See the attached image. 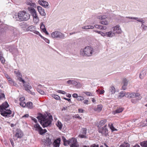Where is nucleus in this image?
<instances>
[{
	"instance_id": "nucleus-60",
	"label": "nucleus",
	"mask_w": 147,
	"mask_h": 147,
	"mask_svg": "<svg viewBox=\"0 0 147 147\" xmlns=\"http://www.w3.org/2000/svg\"><path fill=\"white\" fill-rule=\"evenodd\" d=\"M138 100H137L136 99H132L131 100V101L133 103H135Z\"/></svg>"
},
{
	"instance_id": "nucleus-63",
	"label": "nucleus",
	"mask_w": 147,
	"mask_h": 147,
	"mask_svg": "<svg viewBox=\"0 0 147 147\" xmlns=\"http://www.w3.org/2000/svg\"><path fill=\"white\" fill-rule=\"evenodd\" d=\"M16 74L17 75V77L18 78L21 77L22 76V75L19 72L17 73Z\"/></svg>"
},
{
	"instance_id": "nucleus-52",
	"label": "nucleus",
	"mask_w": 147,
	"mask_h": 147,
	"mask_svg": "<svg viewBox=\"0 0 147 147\" xmlns=\"http://www.w3.org/2000/svg\"><path fill=\"white\" fill-rule=\"evenodd\" d=\"M84 93L87 96H92V93L89 92H84Z\"/></svg>"
},
{
	"instance_id": "nucleus-12",
	"label": "nucleus",
	"mask_w": 147,
	"mask_h": 147,
	"mask_svg": "<svg viewBox=\"0 0 147 147\" xmlns=\"http://www.w3.org/2000/svg\"><path fill=\"white\" fill-rule=\"evenodd\" d=\"M23 136V133L21 130L19 129H17L15 135V136L18 138H21Z\"/></svg>"
},
{
	"instance_id": "nucleus-62",
	"label": "nucleus",
	"mask_w": 147,
	"mask_h": 147,
	"mask_svg": "<svg viewBox=\"0 0 147 147\" xmlns=\"http://www.w3.org/2000/svg\"><path fill=\"white\" fill-rule=\"evenodd\" d=\"M78 96L77 94L76 93H74L72 95V96L74 98H77Z\"/></svg>"
},
{
	"instance_id": "nucleus-56",
	"label": "nucleus",
	"mask_w": 147,
	"mask_h": 147,
	"mask_svg": "<svg viewBox=\"0 0 147 147\" xmlns=\"http://www.w3.org/2000/svg\"><path fill=\"white\" fill-rule=\"evenodd\" d=\"M63 144L65 146H67V145H69V142L68 140H67L66 142H64Z\"/></svg>"
},
{
	"instance_id": "nucleus-18",
	"label": "nucleus",
	"mask_w": 147,
	"mask_h": 147,
	"mask_svg": "<svg viewBox=\"0 0 147 147\" xmlns=\"http://www.w3.org/2000/svg\"><path fill=\"white\" fill-rule=\"evenodd\" d=\"M9 106L8 103L7 102H5L3 103L1 105H0V110L6 109Z\"/></svg>"
},
{
	"instance_id": "nucleus-29",
	"label": "nucleus",
	"mask_w": 147,
	"mask_h": 147,
	"mask_svg": "<svg viewBox=\"0 0 147 147\" xmlns=\"http://www.w3.org/2000/svg\"><path fill=\"white\" fill-rule=\"evenodd\" d=\"M140 145L142 147H147V140L141 142Z\"/></svg>"
},
{
	"instance_id": "nucleus-35",
	"label": "nucleus",
	"mask_w": 147,
	"mask_h": 147,
	"mask_svg": "<svg viewBox=\"0 0 147 147\" xmlns=\"http://www.w3.org/2000/svg\"><path fill=\"white\" fill-rule=\"evenodd\" d=\"M107 18V17L105 15L98 16H97V18L101 20H104Z\"/></svg>"
},
{
	"instance_id": "nucleus-57",
	"label": "nucleus",
	"mask_w": 147,
	"mask_h": 147,
	"mask_svg": "<svg viewBox=\"0 0 147 147\" xmlns=\"http://www.w3.org/2000/svg\"><path fill=\"white\" fill-rule=\"evenodd\" d=\"M94 27L96 28L101 29V25L96 24L94 25Z\"/></svg>"
},
{
	"instance_id": "nucleus-32",
	"label": "nucleus",
	"mask_w": 147,
	"mask_h": 147,
	"mask_svg": "<svg viewBox=\"0 0 147 147\" xmlns=\"http://www.w3.org/2000/svg\"><path fill=\"white\" fill-rule=\"evenodd\" d=\"M33 21L34 23H37L39 21V18L37 15L33 17Z\"/></svg>"
},
{
	"instance_id": "nucleus-19",
	"label": "nucleus",
	"mask_w": 147,
	"mask_h": 147,
	"mask_svg": "<svg viewBox=\"0 0 147 147\" xmlns=\"http://www.w3.org/2000/svg\"><path fill=\"white\" fill-rule=\"evenodd\" d=\"M23 86L25 88V90L27 91H30V90L32 88L31 86L29 83H25Z\"/></svg>"
},
{
	"instance_id": "nucleus-51",
	"label": "nucleus",
	"mask_w": 147,
	"mask_h": 147,
	"mask_svg": "<svg viewBox=\"0 0 147 147\" xmlns=\"http://www.w3.org/2000/svg\"><path fill=\"white\" fill-rule=\"evenodd\" d=\"M125 92H121L120 93V97L121 98L123 97L125 95Z\"/></svg>"
},
{
	"instance_id": "nucleus-47",
	"label": "nucleus",
	"mask_w": 147,
	"mask_h": 147,
	"mask_svg": "<svg viewBox=\"0 0 147 147\" xmlns=\"http://www.w3.org/2000/svg\"><path fill=\"white\" fill-rule=\"evenodd\" d=\"M77 99L78 100L82 101L84 100V98L83 97L79 96H78Z\"/></svg>"
},
{
	"instance_id": "nucleus-25",
	"label": "nucleus",
	"mask_w": 147,
	"mask_h": 147,
	"mask_svg": "<svg viewBox=\"0 0 147 147\" xmlns=\"http://www.w3.org/2000/svg\"><path fill=\"white\" fill-rule=\"evenodd\" d=\"M106 36L108 37H112L114 35V33L111 31L106 32Z\"/></svg>"
},
{
	"instance_id": "nucleus-1",
	"label": "nucleus",
	"mask_w": 147,
	"mask_h": 147,
	"mask_svg": "<svg viewBox=\"0 0 147 147\" xmlns=\"http://www.w3.org/2000/svg\"><path fill=\"white\" fill-rule=\"evenodd\" d=\"M40 124L43 128L49 126L53 120L52 116L51 115L47 116L46 115H43L40 113L36 117Z\"/></svg>"
},
{
	"instance_id": "nucleus-54",
	"label": "nucleus",
	"mask_w": 147,
	"mask_h": 147,
	"mask_svg": "<svg viewBox=\"0 0 147 147\" xmlns=\"http://www.w3.org/2000/svg\"><path fill=\"white\" fill-rule=\"evenodd\" d=\"M73 117L75 118H78L79 119H81L82 118L80 117L78 114L75 115L73 116Z\"/></svg>"
},
{
	"instance_id": "nucleus-15",
	"label": "nucleus",
	"mask_w": 147,
	"mask_h": 147,
	"mask_svg": "<svg viewBox=\"0 0 147 147\" xmlns=\"http://www.w3.org/2000/svg\"><path fill=\"white\" fill-rule=\"evenodd\" d=\"M28 10L31 13V14L32 15L33 17L34 16H35L36 15H37L35 9L32 7H28Z\"/></svg>"
},
{
	"instance_id": "nucleus-55",
	"label": "nucleus",
	"mask_w": 147,
	"mask_h": 147,
	"mask_svg": "<svg viewBox=\"0 0 147 147\" xmlns=\"http://www.w3.org/2000/svg\"><path fill=\"white\" fill-rule=\"evenodd\" d=\"M18 80H19V81L20 82H22L23 83V84H24L25 83V82L23 79H22V77H20L19 78H18Z\"/></svg>"
},
{
	"instance_id": "nucleus-3",
	"label": "nucleus",
	"mask_w": 147,
	"mask_h": 147,
	"mask_svg": "<svg viewBox=\"0 0 147 147\" xmlns=\"http://www.w3.org/2000/svg\"><path fill=\"white\" fill-rule=\"evenodd\" d=\"M93 49L89 46L86 47L83 49L80 50V54L83 56H90L92 55Z\"/></svg>"
},
{
	"instance_id": "nucleus-16",
	"label": "nucleus",
	"mask_w": 147,
	"mask_h": 147,
	"mask_svg": "<svg viewBox=\"0 0 147 147\" xmlns=\"http://www.w3.org/2000/svg\"><path fill=\"white\" fill-rule=\"evenodd\" d=\"M126 18H129V19L135 20H137L138 22H141L142 24H144L145 22L142 18L140 19L136 17H126Z\"/></svg>"
},
{
	"instance_id": "nucleus-50",
	"label": "nucleus",
	"mask_w": 147,
	"mask_h": 147,
	"mask_svg": "<svg viewBox=\"0 0 147 147\" xmlns=\"http://www.w3.org/2000/svg\"><path fill=\"white\" fill-rule=\"evenodd\" d=\"M8 81L11 85L14 84V81H13L11 78H9L8 79Z\"/></svg>"
},
{
	"instance_id": "nucleus-27",
	"label": "nucleus",
	"mask_w": 147,
	"mask_h": 147,
	"mask_svg": "<svg viewBox=\"0 0 147 147\" xmlns=\"http://www.w3.org/2000/svg\"><path fill=\"white\" fill-rule=\"evenodd\" d=\"M47 131V130L45 129H43L42 128L38 131L39 134L40 135H43Z\"/></svg>"
},
{
	"instance_id": "nucleus-39",
	"label": "nucleus",
	"mask_w": 147,
	"mask_h": 147,
	"mask_svg": "<svg viewBox=\"0 0 147 147\" xmlns=\"http://www.w3.org/2000/svg\"><path fill=\"white\" fill-rule=\"evenodd\" d=\"M141 28L142 29V31H145L147 30V26L144 24L141 25Z\"/></svg>"
},
{
	"instance_id": "nucleus-28",
	"label": "nucleus",
	"mask_w": 147,
	"mask_h": 147,
	"mask_svg": "<svg viewBox=\"0 0 147 147\" xmlns=\"http://www.w3.org/2000/svg\"><path fill=\"white\" fill-rule=\"evenodd\" d=\"M102 105H97V107L95 109V110L100 112L102 110Z\"/></svg>"
},
{
	"instance_id": "nucleus-17",
	"label": "nucleus",
	"mask_w": 147,
	"mask_h": 147,
	"mask_svg": "<svg viewBox=\"0 0 147 147\" xmlns=\"http://www.w3.org/2000/svg\"><path fill=\"white\" fill-rule=\"evenodd\" d=\"M61 139L60 138H58L57 139L55 140L53 143V146L55 147H59Z\"/></svg>"
},
{
	"instance_id": "nucleus-22",
	"label": "nucleus",
	"mask_w": 147,
	"mask_h": 147,
	"mask_svg": "<svg viewBox=\"0 0 147 147\" xmlns=\"http://www.w3.org/2000/svg\"><path fill=\"white\" fill-rule=\"evenodd\" d=\"M123 108L122 107H119L117 108L115 110L113 111V113L115 115L116 113H121L123 110Z\"/></svg>"
},
{
	"instance_id": "nucleus-36",
	"label": "nucleus",
	"mask_w": 147,
	"mask_h": 147,
	"mask_svg": "<svg viewBox=\"0 0 147 147\" xmlns=\"http://www.w3.org/2000/svg\"><path fill=\"white\" fill-rule=\"evenodd\" d=\"M39 36L42 39H44V40L47 43H49V40L47 38H45L43 36H42L40 34L39 35Z\"/></svg>"
},
{
	"instance_id": "nucleus-24",
	"label": "nucleus",
	"mask_w": 147,
	"mask_h": 147,
	"mask_svg": "<svg viewBox=\"0 0 147 147\" xmlns=\"http://www.w3.org/2000/svg\"><path fill=\"white\" fill-rule=\"evenodd\" d=\"M34 127L35 129V130L38 132L42 128L38 123L34 125Z\"/></svg>"
},
{
	"instance_id": "nucleus-34",
	"label": "nucleus",
	"mask_w": 147,
	"mask_h": 147,
	"mask_svg": "<svg viewBox=\"0 0 147 147\" xmlns=\"http://www.w3.org/2000/svg\"><path fill=\"white\" fill-rule=\"evenodd\" d=\"M94 28V26H83L82 28L85 29H92Z\"/></svg>"
},
{
	"instance_id": "nucleus-33",
	"label": "nucleus",
	"mask_w": 147,
	"mask_h": 147,
	"mask_svg": "<svg viewBox=\"0 0 147 147\" xmlns=\"http://www.w3.org/2000/svg\"><path fill=\"white\" fill-rule=\"evenodd\" d=\"M87 129L86 128H83L81 129L80 134L86 135L87 133Z\"/></svg>"
},
{
	"instance_id": "nucleus-5",
	"label": "nucleus",
	"mask_w": 147,
	"mask_h": 147,
	"mask_svg": "<svg viewBox=\"0 0 147 147\" xmlns=\"http://www.w3.org/2000/svg\"><path fill=\"white\" fill-rule=\"evenodd\" d=\"M46 139L45 140L44 145L47 146H50L52 144V139L51 135L50 134H46Z\"/></svg>"
},
{
	"instance_id": "nucleus-13",
	"label": "nucleus",
	"mask_w": 147,
	"mask_h": 147,
	"mask_svg": "<svg viewBox=\"0 0 147 147\" xmlns=\"http://www.w3.org/2000/svg\"><path fill=\"white\" fill-rule=\"evenodd\" d=\"M113 29L114 32L115 33L120 34L121 33V30L119 25H117L116 26L113 27Z\"/></svg>"
},
{
	"instance_id": "nucleus-8",
	"label": "nucleus",
	"mask_w": 147,
	"mask_h": 147,
	"mask_svg": "<svg viewBox=\"0 0 147 147\" xmlns=\"http://www.w3.org/2000/svg\"><path fill=\"white\" fill-rule=\"evenodd\" d=\"M1 115L5 117H10V115L11 114V111L10 109H4L0 110Z\"/></svg>"
},
{
	"instance_id": "nucleus-43",
	"label": "nucleus",
	"mask_w": 147,
	"mask_h": 147,
	"mask_svg": "<svg viewBox=\"0 0 147 147\" xmlns=\"http://www.w3.org/2000/svg\"><path fill=\"white\" fill-rule=\"evenodd\" d=\"M20 105L23 107H24L26 106V103L24 101H21L20 102Z\"/></svg>"
},
{
	"instance_id": "nucleus-23",
	"label": "nucleus",
	"mask_w": 147,
	"mask_h": 147,
	"mask_svg": "<svg viewBox=\"0 0 147 147\" xmlns=\"http://www.w3.org/2000/svg\"><path fill=\"white\" fill-rule=\"evenodd\" d=\"M26 4L28 5L36 7V5L35 3H33L32 1L30 0H28L26 2Z\"/></svg>"
},
{
	"instance_id": "nucleus-41",
	"label": "nucleus",
	"mask_w": 147,
	"mask_h": 147,
	"mask_svg": "<svg viewBox=\"0 0 147 147\" xmlns=\"http://www.w3.org/2000/svg\"><path fill=\"white\" fill-rule=\"evenodd\" d=\"M52 96L56 100H60V96L57 95L53 94L52 95Z\"/></svg>"
},
{
	"instance_id": "nucleus-48",
	"label": "nucleus",
	"mask_w": 147,
	"mask_h": 147,
	"mask_svg": "<svg viewBox=\"0 0 147 147\" xmlns=\"http://www.w3.org/2000/svg\"><path fill=\"white\" fill-rule=\"evenodd\" d=\"M5 97V95L2 92L1 90H0V99L2 98Z\"/></svg>"
},
{
	"instance_id": "nucleus-42",
	"label": "nucleus",
	"mask_w": 147,
	"mask_h": 147,
	"mask_svg": "<svg viewBox=\"0 0 147 147\" xmlns=\"http://www.w3.org/2000/svg\"><path fill=\"white\" fill-rule=\"evenodd\" d=\"M123 82L125 86H127L128 84V82L126 78H124L123 80Z\"/></svg>"
},
{
	"instance_id": "nucleus-49",
	"label": "nucleus",
	"mask_w": 147,
	"mask_h": 147,
	"mask_svg": "<svg viewBox=\"0 0 147 147\" xmlns=\"http://www.w3.org/2000/svg\"><path fill=\"white\" fill-rule=\"evenodd\" d=\"M0 60L2 64H4L5 62V60L3 57H0Z\"/></svg>"
},
{
	"instance_id": "nucleus-64",
	"label": "nucleus",
	"mask_w": 147,
	"mask_h": 147,
	"mask_svg": "<svg viewBox=\"0 0 147 147\" xmlns=\"http://www.w3.org/2000/svg\"><path fill=\"white\" fill-rule=\"evenodd\" d=\"M70 147H78L77 145V143L75 144H71V146Z\"/></svg>"
},
{
	"instance_id": "nucleus-26",
	"label": "nucleus",
	"mask_w": 147,
	"mask_h": 147,
	"mask_svg": "<svg viewBox=\"0 0 147 147\" xmlns=\"http://www.w3.org/2000/svg\"><path fill=\"white\" fill-rule=\"evenodd\" d=\"M146 71L145 70L142 71L140 74L139 77L140 78L142 79L144 78V76L146 75Z\"/></svg>"
},
{
	"instance_id": "nucleus-11",
	"label": "nucleus",
	"mask_w": 147,
	"mask_h": 147,
	"mask_svg": "<svg viewBox=\"0 0 147 147\" xmlns=\"http://www.w3.org/2000/svg\"><path fill=\"white\" fill-rule=\"evenodd\" d=\"M39 4L45 8H49V3L48 2L44 0H39L38 1Z\"/></svg>"
},
{
	"instance_id": "nucleus-59",
	"label": "nucleus",
	"mask_w": 147,
	"mask_h": 147,
	"mask_svg": "<svg viewBox=\"0 0 147 147\" xmlns=\"http://www.w3.org/2000/svg\"><path fill=\"white\" fill-rule=\"evenodd\" d=\"M71 84H73L75 86H76L78 84V83L77 82L75 81L74 80H73L72 83Z\"/></svg>"
},
{
	"instance_id": "nucleus-58",
	"label": "nucleus",
	"mask_w": 147,
	"mask_h": 147,
	"mask_svg": "<svg viewBox=\"0 0 147 147\" xmlns=\"http://www.w3.org/2000/svg\"><path fill=\"white\" fill-rule=\"evenodd\" d=\"M57 92L59 93L63 94H66V92L64 91H63L62 90H58Z\"/></svg>"
},
{
	"instance_id": "nucleus-21",
	"label": "nucleus",
	"mask_w": 147,
	"mask_h": 147,
	"mask_svg": "<svg viewBox=\"0 0 147 147\" xmlns=\"http://www.w3.org/2000/svg\"><path fill=\"white\" fill-rule=\"evenodd\" d=\"M69 145L71 146V144H74L77 142V140L74 138L69 139Z\"/></svg>"
},
{
	"instance_id": "nucleus-6",
	"label": "nucleus",
	"mask_w": 147,
	"mask_h": 147,
	"mask_svg": "<svg viewBox=\"0 0 147 147\" xmlns=\"http://www.w3.org/2000/svg\"><path fill=\"white\" fill-rule=\"evenodd\" d=\"M107 125H105L103 127H98V132L102 134V135L104 136H106L108 134V129L107 128Z\"/></svg>"
},
{
	"instance_id": "nucleus-37",
	"label": "nucleus",
	"mask_w": 147,
	"mask_h": 147,
	"mask_svg": "<svg viewBox=\"0 0 147 147\" xmlns=\"http://www.w3.org/2000/svg\"><path fill=\"white\" fill-rule=\"evenodd\" d=\"M57 125V126L59 127V129L61 130L62 129V125L61 122L58 121Z\"/></svg>"
},
{
	"instance_id": "nucleus-9",
	"label": "nucleus",
	"mask_w": 147,
	"mask_h": 147,
	"mask_svg": "<svg viewBox=\"0 0 147 147\" xmlns=\"http://www.w3.org/2000/svg\"><path fill=\"white\" fill-rule=\"evenodd\" d=\"M9 50L13 54L15 55H17L18 53L17 49L16 47L14 45H12L10 46L9 49Z\"/></svg>"
},
{
	"instance_id": "nucleus-61",
	"label": "nucleus",
	"mask_w": 147,
	"mask_h": 147,
	"mask_svg": "<svg viewBox=\"0 0 147 147\" xmlns=\"http://www.w3.org/2000/svg\"><path fill=\"white\" fill-rule=\"evenodd\" d=\"M25 100V98L24 97H20V98L19 100L20 102L21 101H24V100Z\"/></svg>"
},
{
	"instance_id": "nucleus-31",
	"label": "nucleus",
	"mask_w": 147,
	"mask_h": 147,
	"mask_svg": "<svg viewBox=\"0 0 147 147\" xmlns=\"http://www.w3.org/2000/svg\"><path fill=\"white\" fill-rule=\"evenodd\" d=\"M33 104L32 102H28L26 104V106L29 109H32L33 107H32Z\"/></svg>"
},
{
	"instance_id": "nucleus-20",
	"label": "nucleus",
	"mask_w": 147,
	"mask_h": 147,
	"mask_svg": "<svg viewBox=\"0 0 147 147\" xmlns=\"http://www.w3.org/2000/svg\"><path fill=\"white\" fill-rule=\"evenodd\" d=\"M116 92L115 88L114 86H111L109 90V92L111 94H114Z\"/></svg>"
},
{
	"instance_id": "nucleus-2",
	"label": "nucleus",
	"mask_w": 147,
	"mask_h": 147,
	"mask_svg": "<svg viewBox=\"0 0 147 147\" xmlns=\"http://www.w3.org/2000/svg\"><path fill=\"white\" fill-rule=\"evenodd\" d=\"M13 18L16 21H26L30 18V15L28 13L24 11H19L17 15H15Z\"/></svg>"
},
{
	"instance_id": "nucleus-30",
	"label": "nucleus",
	"mask_w": 147,
	"mask_h": 147,
	"mask_svg": "<svg viewBox=\"0 0 147 147\" xmlns=\"http://www.w3.org/2000/svg\"><path fill=\"white\" fill-rule=\"evenodd\" d=\"M130 145L128 143L124 142L119 147H129Z\"/></svg>"
},
{
	"instance_id": "nucleus-4",
	"label": "nucleus",
	"mask_w": 147,
	"mask_h": 147,
	"mask_svg": "<svg viewBox=\"0 0 147 147\" xmlns=\"http://www.w3.org/2000/svg\"><path fill=\"white\" fill-rule=\"evenodd\" d=\"M51 36L53 38L63 39L65 38V36L64 34L58 31H55L52 32L51 34Z\"/></svg>"
},
{
	"instance_id": "nucleus-53",
	"label": "nucleus",
	"mask_w": 147,
	"mask_h": 147,
	"mask_svg": "<svg viewBox=\"0 0 147 147\" xmlns=\"http://www.w3.org/2000/svg\"><path fill=\"white\" fill-rule=\"evenodd\" d=\"M86 135L80 134L79 136V137L81 138H86Z\"/></svg>"
},
{
	"instance_id": "nucleus-14",
	"label": "nucleus",
	"mask_w": 147,
	"mask_h": 147,
	"mask_svg": "<svg viewBox=\"0 0 147 147\" xmlns=\"http://www.w3.org/2000/svg\"><path fill=\"white\" fill-rule=\"evenodd\" d=\"M37 8L40 14L42 16H45L46 15V13L45 12L44 9L40 6H38Z\"/></svg>"
},
{
	"instance_id": "nucleus-7",
	"label": "nucleus",
	"mask_w": 147,
	"mask_h": 147,
	"mask_svg": "<svg viewBox=\"0 0 147 147\" xmlns=\"http://www.w3.org/2000/svg\"><path fill=\"white\" fill-rule=\"evenodd\" d=\"M127 95H128V97L129 98H136L137 100H140L141 99V97L140 94L139 93H127Z\"/></svg>"
},
{
	"instance_id": "nucleus-10",
	"label": "nucleus",
	"mask_w": 147,
	"mask_h": 147,
	"mask_svg": "<svg viewBox=\"0 0 147 147\" xmlns=\"http://www.w3.org/2000/svg\"><path fill=\"white\" fill-rule=\"evenodd\" d=\"M26 30L27 31H30L38 35L40 34L39 32L36 30L35 27L33 26H29L27 28Z\"/></svg>"
},
{
	"instance_id": "nucleus-44",
	"label": "nucleus",
	"mask_w": 147,
	"mask_h": 147,
	"mask_svg": "<svg viewBox=\"0 0 147 147\" xmlns=\"http://www.w3.org/2000/svg\"><path fill=\"white\" fill-rule=\"evenodd\" d=\"M100 23L102 24L105 25H107L108 24V21H106L105 20L104 21L103 20L100 21Z\"/></svg>"
},
{
	"instance_id": "nucleus-40",
	"label": "nucleus",
	"mask_w": 147,
	"mask_h": 147,
	"mask_svg": "<svg viewBox=\"0 0 147 147\" xmlns=\"http://www.w3.org/2000/svg\"><path fill=\"white\" fill-rule=\"evenodd\" d=\"M107 120L106 119H104L100 121L99 123V125L101 126H102L105 124Z\"/></svg>"
},
{
	"instance_id": "nucleus-46",
	"label": "nucleus",
	"mask_w": 147,
	"mask_h": 147,
	"mask_svg": "<svg viewBox=\"0 0 147 147\" xmlns=\"http://www.w3.org/2000/svg\"><path fill=\"white\" fill-rule=\"evenodd\" d=\"M110 128L111 129L112 131H117V129L114 128L112 124L110 126Z\"/></svg>"
},
{
	"instance_id": "nucleus-38",
	"label": "nucleus",
	"mask_w": 147,
	"mask_h": 147,
	"mask_svg": "<svg viewBox=\"0 0 147 147\" xmlns=\"http://www.w3.org/2000/svg\"><path fill=\"white\" fill-rule=\"evenodd\" d=\"M40 29L43 32L46 30L45 25L43 24L42 23H41L40 24Z\"/></svg>"
},
{
	"instance_id": "nucleus-45",
	"label": "nucleus",
	"mask_w": 147,
	"mask_h": 147,
	"mask_svg": "<svg viewBox=\"0 0 147 147\" xmlns=\"http://www.w3.org/2000/svg\"><path fill=\"white\" fill-rule=\"evenodd\" d=\"M37 91L40 94H41L42 95H44L45 94L43 90H42L40 89L37 88Z\"/></svg>"
}]
</instances>
